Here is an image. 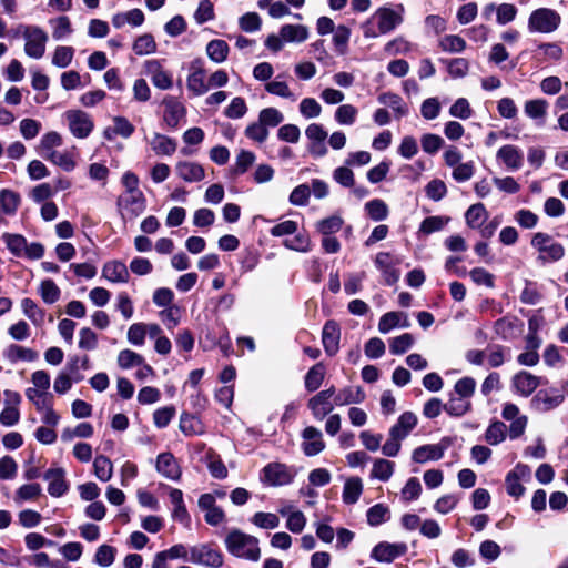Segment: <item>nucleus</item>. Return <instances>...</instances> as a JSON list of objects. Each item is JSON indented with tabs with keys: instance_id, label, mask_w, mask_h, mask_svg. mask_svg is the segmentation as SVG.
<instances>
[{
	"instance_id": "2f4dec72",
	"label": "nucleus",
	"mask_w": 568,
	"mask_h": 568,
	"mask_svg": "<svg viewBox=\"0 0 568 568\" xmlns=\"http://www.w3.org/2000/svg\"><path fill=\"white\" fill-rule=\"evenodd\" d=\"M280 34L285 42H304L308 38V29L302 24H284Z\"/></svg>"
},
{
	"instance_id": "bf43d9fd",
	"label": "nucleus",
	"mask_w": 568,
	"mask_h": 568,
	"mask_svg": "<svg viewBox=\"0 0 568 568\" xmlns=\"http://www.w3.org/2000/svg\"><path fill=\"white\" fill-rule=\"evenodd\" d=\"M449 222V217L445 216H428L426 217L419 226V232L424 234H432L434 232H438L445 227V225Z\"/></svg>"
},
{
	"instance_id": "13d9d810",
	"label": "nucleus",
	"mask_w": 568,
	"mask_h": 568,
	"mask_svg": "<svg viewBox=\"0 0 568 568\" xmlns=\"http://www.w3.org/2000/svg\"><path fill=\"white\" fill-rule=\"evenodd\" d=\"M357 109L352 104L339 105L335 111V120L342 125H352L356 121Z\"/></svg>"
},
{
	"instance_id": "2eb2a0df",
	"label": "nucleus",
	"mask_w": 568,
	"mask_h": 568,
	"mask_svg": "<svg viewBox=\"0 0 568 568\" xmlns=\"http://www.w3.org/2000/svg\"><path fill=\"white\" fill-rule=\"evenodd\" d=\"M398 260L388 252H379L375 257V265L382 272L385 284L394 285L400 276L396 268Z\"/></svg>"
},
{
	"instance_id": "de8ad7c7",
	"label": "nucleus",
	"mask_w": 568,
	"mask_h": 568,
	"mask_svg": "<svg viewBox=\"0 0 568 568\" xmlns=\"http://www.w3.org/2000/svg\"><path fill=\"white\" fill-rule=\"evenodd\" d=\"M41 298L47 304L55 303L61 295V291L52 280H44L39 286Z\"/></svg>"
},
{
	"instance_id": "ea45409f",
	"label": "nucleus",
	"mask_w": 568,
	"mask_h": 568,
	"mask_svg": "<svg viewBox=\"0 0 568 568\" xmlns=\"http://www.w3.org/2000/svg\"><path fill=\"white\" fill-rule=\"evenodd\" d=\"M471 409L470 400L463 397H450L449 400L444 404V410L453 417H462Z\"/></svg>"
},
{
	"instance_id": "ddd939ff",
	"label": "nucleus",
	"mask_w": 568,
	"mask_h": 568,
	"mask_svg": "<svg viewBox=\"0 0 568 568\" xmlns=\"http://www.w3.org/2000/svg\"><path fill=\"white\" fill-rule=\"evenodd\" d=\"M143 73L149 77L153 85L160 90H169L173 85L172 75L164 70L156 59L146 60L143 63Z\"/></svg>"
},
{
	"instance_id": "79ce46f5",
	"label": "nucleus",
	"mask_w": 568,
	"mask_h": 568,
	"mask_svg": "<svg viewBox=\"0 0 568 568\" xmlns=\"http://www.w3.org/2000/svg\"><path fill=\"white\" fill-rule=\"evenodd\" d=\"M325 377V367L322 363H317L310 368L305 376V387L308 392L317 390Z\"/></svg>"
},
{
	"instance_id": "864d4df0",
	"label": "nucleus",
	"mask_w": 568,
	"mask_h": 568,
	"mask_svg": "<svg viewBox=\"0 0 568 568\" xmlns=\"http://www.w3.org/2000/svg\"><path fill=\"white\" fill-rule=\"evenodd\" d=\"M365 210L369 217L374 221H383L388 215V206L387 204L379 199H375L372 201H368L365 204Z\"/></svg>"
},
{
	"instance_id": "c756f323",
	"label": "nucleus",
	"mask_w": 568,
	"mask_h": 568,
	"mask_svg": "<svg viewBox=\"0 0 568 568\" xmlns=\"http://www.w3.org/2000/svg\"><path fill=\"white\" fill-rule=\"evenodd\" d=\"M149 143L158 155H172L178 148L175 140L160 133H154Z\"/></svg>"
},
{
	"instance_id": "e433bc0d",
	"label": "nucleus",
	"mask_w": 568,
	"mask_h": 568,
	"mask_svg": "<svg viewBox=\"0 0 568 568\" xmlns=\"http://www.w3.org/2000/svg\"><path fill=\"white\" fill-rule=\"evenodd\" d=\"M488 213L481 203L473 204L465 213L466 223L471 229L480 227L487 220Z\"/></svg>"
},
{
	"instance_id": "37998d69",
	"label": "nucleus",
	"mask_w": 568,
	"mask_h": 568,
	"mask_svg": "<svg viewBox=\"0 0 568 568\" xmlns=\"http://www.w3.org/2000/svg\"><path fill=\"white\" fill-rule=\"evenodd\" d=\"M94 475L101 481H108L112 478L113 475V466L111 460L103 456L99 455L94 458L93 462Z\"/></svg>"
},
{
	"instance_id": "9b49d317",
	"label": "nucleus",
	"mask_w": 568,
	"mask_h": 568,
	"mask_svg": "<svg viewBox=\"0 0 568 568\" xmlns=\"http://www.w3.org/2000/svg\"><path fill=\"white\" fill-rule=\"evenodd\" d=\"M450 446V439L445 437L437 444H426L415 448L412 453V460L416 464L437 462L442 459Z\"/></svg>"
},
{
	"instance_id": "5701e85b",
	"label": "nucleus",
	"mask_w": 568,
	"mask_h": 568,
	"mask_svg": "<svg viewBox=\"0 0 568 568\" xmlns=\"http://www.w3.org/2000/svg\"><path fill=\"white\" fill-rule=\"evenodd\" d=\"M65 473L62 468H51L44 474V479L49 481L48 493L52 497H61L68 490V484L64 479Z\"/></svg>"
},
{
	"instance_id": "a18cd8bd",
	"label": "nucleus",
	"mask_w": 568,
	"mask_h": 568,
	"mask_svg": "<svg viewBox=\"0 0 568 568\" xmlns=\"http://www.w3.org/2000/svg\"><path fill=\"white\" fill-rule=\"evenodd\" d=\"M61 144L62 136L58 132H48L41 138L39 153L45 159L49 153H53L55 151L54 148L60 146Z\"/></svg>"
},
{
	"instance_id": "6ab92c4d",
	"label": "nucleus",
	"mask_w": 568,
	"mask_h": 568,
	"mask_svg": "<svg viewBox=\"0 0 568 568\" xmlns=\"http://www.w3.org/2000/svg\"><path fill=\"white\" fill-rule=\"evenodd\" d=\"M162 104L164 105V122L172 129L178 128L180 121L185 118V106L176 98L170 95L163 99Z\"/></svg>"
},
{
	"instance_id": "f03ea898",
	"label": "nucleus",
	"mask_w": 568,
	"mask_h": 568,
	"mask_svg": "<svg viewBox=\"0 0 568 568\" xmlns=\"http://www.w3.org/2000/svg\"><path fill=\"white\" fill-rule=\"evenodd\" d=\"M224 544L226 550L234 557L254 562L261 558L258 539L240 529H232L226 535Z\"/></svg>"
},
{
	"instance_id": "58836bf2",
	"label": "nucleus",
	"mask_w": 568,
	"mask_h": 568,
	"mask_svg": "<svg viewBox=\"0 0 568 568\" xmlns=\"http://www.w3.org/2000/svg\"><path fill=\"white\" fill-rule=\"evenodd\" d=\"M21 308L23 314L36 325L41 326L44 322V311L40 308L37 303L31 298H23L21 301Z\"/></svg>"
},
{
	"instance_id": "7c9ffc66",
	"label": "nucleus",
	"mask_w": 568,
	"mask_h": 568,
	"mask_svg": "<svg viewBox=\"0 0 568 568\" xmlns=\"http://www.w3.org/2000/svg\"><path fill=\"white\" fill-rule=\"evenodd\" d=\"M45 160L67 172L73 171L77 166L74 150L54 151L53 153H49Z\"/></svg>"
},
{
	"instance_id": "c9c22d12",
	"label": "nucleus",
	"mask_w": 568,
	"mask_h": 568,
	"mask_svg": "<svg viewBox=\"0 0 568 568\" xmlns=\"http://www.w3.org/2000/svg\"><path fill=\"white\" fill-rule=\"evenodd\" d=\"M485 440L493 446L503 443L507 437V426L499 420L489 424L485 432Z\"/></svg>"
},
{
	"instance_id": "9d476101",
	"label": "nucleus",
	"mask_w": 568,
	"mask_h": 568,
	"mask_svg": "<svg viewBox=\"0 0 568 568\" xmlns=\"http://www.w3.org/2000/svg\"><path fill=\"white\" fill-rule=\"evenodd\" d=\"M531 470L529 466L517 464L505 478L506 491L509 496L518 499L525 494L524 481L530 479Z\"/></svg>"
},
{
	"instance_id": "dca6fc26",
	"label": "nucleus",
	"mask_w": 568,
	"mask_h": 568,
	"mask_svg": "<svg viewBox=\"0 0 568 568\" xmlns=\"http://www.w3.org/2000/svg\"><path fill=\"white\" fill-rule=\"evenodd\" d=\"M496 159L511 172L518 171L524 164L523 150L514 144H505L498 149Z\"/></svg>"
},
{
	"instance_id": "49530a36",
	"label": "nucleus",
	"mask_w": 568,
	"mask_h": 568,
	"mask_svg": "<svg viewBox=\"0 0 568 568\" xmlns=\"http://www.w3.org/2000/svg\"><path fill=\"white\" fill-rule=\"evenodd\" d=\"M439 48L449 53H459L466 49V41L456 34H448L439 40Z\"/></svg>"
},
{
	"instance_id": "393cba45",
	"label": "nucleus",
	"mask_w": 568,
	"mask_h": 568,
	"mask_svg": "<svg viewBox=\"0 0 568 568\" xmlns=\"http://www.w3.org/2000/svg\"><path fill=\"white\" fill-rule=\"evenodd\" d=\"M417 425V416L412 412L403 413L395 425L389 429V435L405 439Z\"/></svg>"
},
{
	"instance_id": "4468645a",
	"label": "nucleus",
	"mask_w": 568,
	"mask_h": 568,
	"mask_svg": "<svg viewBox=\"0 0 568 568\" xmlns=\"http://www.w3.org/2000/svg\"><path fill=\"white\" fill-rule=\"evenodd\" d=\"M186 87L194 95L200 97L210 90L206 80V72L201 60H195L190 67V73L186 78Z\"/></svg>"
},
{
	"instance_id": "680f3d73",
	"label": "nucleus",
	"mask_w": 568,
	"mask_h": 568,
	"mask_svg": "<svg viewBox=\"0 0 568 568\" xmlns=\"http://www.w3.org/2000/svg\"><path fill=\"white\" fill-rule=\"evenodd\" d=\"M20 203V197L16 192L2 190L0 192V206L6 214H13Z\"/></svg>"
},
{
	"instance_id": "0eeeda50",
	"label": "nucleus",
	"mask_w": 568,
	"mask_h": 568,
	"mask_svg": "<svg viewBox=\"0 0 568 568\" xmlns=\"http://www.w3.org/2000/svg\"><path fill=\"white\" fill-rule=\"evenodd\" d=\"M187 560L210 568H220L224 562L222 552L207 544L191 547Z\"/></svg>"
},
{
	"instance_id": "bb28decb",
	"label": "nucleus",
	"mask_w": 568,
	"mask_h": 568,
	"mask_svg": "<svg viewBox=\"0 0 568 568\" xmlns=\"http://www.w3.org/2000/svg\"><path fill=\"white\" fill-rule=\"evenodd\" d=\"M102 275L112 283H126L130 274L126 265L120 261H111L103 266Z\"/></svg>"
},
{
	"instance_id": "b1692460",
	"label": "nucleus",
	"mask_w": 568,
	"mask_h": 568,
	"mask_svg": "<svg viewBox=\"0 0 568 568\" xmlns=\"http://www.w3.org/2000/svg\"><path fill=\"white\" fill-rule=\"evenodd\" d=\"M176 174L185 182H200L205 172L201 164L191 161H180L175 165Z\"/></svg>"
},
{
	"instance_id": "a19ab883",
	"label": "nucleus",
	"mask_w": 568,
	"mask_h": 568,
	"mask_svg": "<svg viewBox=\"0 0 568 568\" xmlns=\"http://www.w3.org/2000/svg\"><path fill=\"white\" fill-rule=\"evenodd\" d=\"M402 316H403V314L398 313V312L385 313L379 318L378 331L382 334H386V333H388L389 331H392L393 328H395L397 326L408 327L409 323H408V321L406 318H405V321L403 323H400Z\"/></svg>"
},
{
	"instance_id": "c03bdc74",
	"label": "nucleus",
	"mask_w": 568,
	"mask_h": 568,
	"mask_svg": "<svg viewBox=\"0 0 568 568\" xmlns=\"http://www.w3.org/2000/svg\"><path fill=\"white\" fill-rule=\"evenodd\" d=\"M1 240L6 243L8 250L16 256H21L27 248V240L20 234L3 233Z\"/></svg>"
},
{
	"instance_id": "69168bd1",
	"label": "nucleus",
	"mask_w": 568,
	"mask_h": 568,
	"mask_svg": "<svg viewBox=\"0 0 568 568\" xmlns=\"http://www.w3.org/2000/svg\"><path fill=\"white\" fill-rule=\"evenodd\" d=\"M143 357L131 351V349H123L118 355V365L123 369H129L131 367L142 365L143 364Z\"/></svg>"
},
{
	"instance_id": "423d86ee",
	"label": "nucleus",
	"mask_w": 568,
	"mask_h": 568,
	"mask_svg": "<svg viewBox=\"0 0 568 568\" xmlns=\"http://www.w3.org/2000/svg\"><path fill=\"white\" fill-rule=\"evenodd\" d=\"M296 471L286 464L273 462L264 466L261 471V481L264 485L277 487L291 484L295 478Z\"/></svg>"
},
{
	"instance_id": "c85d7f7f",
	"label": "nucleus",
	"mask_w": 568,
	"mask_h": 568,
	"mask_svg": "<svg viewBox=\"0 0 568 568\" xmlns=\"http://www.w3.org/2000/svg\"><path fill=\"white\" fill-rule=\"evenodd\" d=\"M144 22V13L140 9H132L126 12H119L112 17V24L116 29H121L125 24L140 27Z\"/></svg>"
},
{
	"instance_id": "f257e3e1",
	"label": "nucleus",
	"mask_w": 568,
	"mask_h": 568,
	"mask_svg": "<svg viewBox=\"0 0 568 568\" xmlns=\"http://www.w3.org/2000/svg\"><path fill=\"white\" fill-rule=\"evenodd\" d=\"M405 7L397 3L394 7L378 8L364 23L361 29L366 39H375L382 34L394 31L404 22Z\"/></svg>"
},
{
	"instance_id": "774afa93",
	"label": "nucleus",
	"mask_w": 568,
	"mask_h": 568,
	"mask_svg": "<svg viewBox=\"0 0 568 568\" xmlns=\"http://www.w3.org/2000/svg\"><path fill=\"white\" fill-rule=\"evenodd\" d=\"M115 548L109 545H101L94 555V562L101 567H109L114 562Z\"/></svg>"
},
{
	"instance_id": "6e6d98bb",
	"label": "nucleus",
	"mask_w": 568,
	"mask_h": 568,
	"mask_svg": "<svg viewBox=\"0 0 568 568\" xmlns=\"http://www.w3.org/2000/svg\"><path fill=\"white\" fill-rule=\"evenodd\" d=\"M528 344L531 346V349L519 354L517 361L520 365L535 366L539 362V354L536 351L539 346V341H537L535 336H531L529 337Z\"/></svg>"
},
{
	"instance_id": "4be33fe9",
	"label": "nucleus",
	"mask_w": 568,
	"mask_h": 568,
	"mask_svg": "<svg viewBox=\"0 0 568 568\" xmlns=\"http://www.w3.org/2000/svg\"><path fill=\"white\" fill-rule=\"evenodd\" d=\"M156 470L168 479L179 480L181 468L171 453H162L156 458Z\"/></svg>"
},
{
	"instance_id": "72a5a7b5",
	"label": "nucleus",
	"mask_w": 568,
	"mask_h": 568,
	"mask_svg": "<svg viewBox=\"0 0 568 568\" xmlns=\"http://www.w3.org/2000/svg\"><path fill=\"white\" fill-rule=\"evenodd\" d=\"M394 469L395 464L393 462L384 458L375 459L371 470V478L388 481L394 474Z\"/></svg>"
},
{
	"instance_id": "f704fd0d",
	"label": "nucleus",
	"mask_w": 568,
	"mask_h": 568,
	"mask_svg": "<svg viewBox=\"0 0 568 568\" xmlns=\"http://www.w3.org/2000/svg\"><path fill=\"white\" fill-rule=\"evenodd\" d=\"M229 44L224 40L214 39L206 45L207 57L215 63H222L227 59Z\"/></svg>"
},
{
	"instance_id": "412c9836",
	"label": "nucleus",
	"mask_w": 568,
	"mask_h": 568,
	"mask_svg": "<svg viewBox=\"0 0 568 568\" xmlns=\"http://www.w3.org/2000/svg\"><path fill=\"white\" fill-rule=\"evenodd\" d=\"M341 329L336 322L325 323L322 332V342L328 356H334L339 349Z\"/></svg>"
},
{
	"instance_id": "e2e57ef3",
	"label": "nucleus",
	"mask_w": 568,
	"mask_h": 568,
	"mask_svg": "<svg viewBox=\"0 0 568 568\" xmlns=\"http://www.w3.org/2000/svg\"><path fill=\"white\" fill-rule=\"evenodd\" d=\"M73 55V48L65 45L57 47L53 52L52 64L58 68H67L72 62Z\"/></svg>"
},
{
	"instance_id": "20e7f679",
	"label": "nucleus",
	"mask_w": 568,
	"mask_h": 568,
	"mask_svg": "<svg viewBox=\"0 0 568 568\" xmlns=\"http://www.w3.org/2000/svg\"><path fill=\"white\" fill-rule=\"evenodd\" d=\"M21 37L24 39V53L32 59H41L45 53L48 33L34 24H20Z\"/></svg>"
},
{
	"instance_id": "1a4fd4ad",
	"label": "nucleus",
	"mask_w": 568,
	"mask_h": 568,
	"mask_svg": "<svg viewBox=\"0 0 568 568\" xmlns=\"http://www.w3.org/2000/svg\"><path fill=\"white\" fill-rule=\"evenodd\" d=\"M70 132L78 139H85L90 135L94 128V123L90 114L82 110H68L64 113Z\"/></svg>"
},
{
	"instance_id": "39448f33",
	"label": "nucleus",
	"mask_w": 568,
	"mask_h": 568,
	"mask_svg": "<svg viewBox=\"0 0 568 568\" xmlns=\"http://www.w3.org/2000/svg\"><path fill=\"white\" fill-rule=\"evenodd\" d=\"M561 23V16L554 9L539 8L534 10L528 18V30L530 32L551 33Z\"/></svg>"
},
{
	"instance_id": "a878e982",
	"label": "nucleus",
	"mask_w": 568,
	"mask_h": 568,
	"mask_svg": "<svg viewBox=\"0 0 568 568\" xmlns=\"http://www.w3.org/2000/svg\"><path fill=\"white\" fill-rule=\"evenodd\" d=\"M365 393L359 386H348L334 395L336 406H346L351 404H361L365 400Z\"/></svg>"
},
{
	"instance_id": "a211bd4d",
	"label": "nucleus",
	"mask_w": 568,
	"mask_h": 568,
	"mask_svg": "<svg viewBox=\"0 0 568 568\" xmlns=\"http://www.w3.org/2000/svg\"><path fill=\"white\" fill-rule=\"evenodd\" d=\"M302 450L308 456H316L325 449L323 434L314 426H308L302 432Z\"/></svg>"
},
{
	"instance_id": "4c0bfd02",
	"label": "nucleus",
	"mask_w": 568,
	"mask_h": 568,
	"mask_svg": "<svg viewBox=\"0 0 568 568\" xmlns=\"http://www.w3.org/2000/svg\"><path fill=\"white\" fill-rule=\"evenodd\" d=\"M265 90L273 95L281 97L283 99H287L292 102L297 100V95L290 89L288 84L285 81L280 80V77L270 81L265 84Z\"/></svg>"
},
{
	"instance_id": "603ef678",
	"label": "nucleus",
	"mask_w": 568,
	"mask_h": 568,
	"mask_svg": "<svg viewBox=\"0 0 568 568\" xmlns=\"http://www.w3.org/2000/svg\"><path fill=\"white\" fill-rule=\"evenodd\" d=\"M343 219L338 215H332L316 223V230L323 235H331L338 232L343 226Z\"/></svg>"
},
{
	"instance_id": "cd10ccee",
	"label": "nucleus",
	"mask_w": 568,
	"mask_h": 568,
	"mask_svg": "<svg viewBox=\"0 0 568 568\" xmlns=\"http://www.w3.org/2000/svg\"><path fill=\"white\" fill-rule=\"evenodd\" d=\"M564 402V395L557 392L540 390L536 394L532 403L539 410L547 412L558 407Z\"/></svg>"
},
{
	"instance_id": "f8f14e48",
	"label": "nucleus",
	"mask_w": 568,
	"mask_h": 568,
	"mask_svg": "<svg viewBox=\"0 0 568 568\" xmlns=\"http://www.w3.org/2000/svg\"><path fill=\"white\" fill-rule=\"evenodd\" d=\"M335 395V387L332 386L327 389L321 390L307 402V407L311 409L313 416L317 420L324 419L334 409L332 397Z\"/></svg>"
},
{
	"instance_id": "473e14b6",
	"label": "nucleus",
	"mask_w": 568,
	"mask_h": 568,
	"mask_svg": "<svg viewBox=\"0 0 568 568\" xmlns=\"http://www.w3.org/2000/svg\"><path fill=\"white\" fill-rule=\"evenodd\" d=\"M363 491V483L358 477H351L346 479L343 488V501L348 505L355 504Z\"/></svg>"
},
{
	"instance_id": "6e6552de",
	"label": "nucleus",
	"mask_w": 568,
	"mask_h": 568,
	"mask_svg": "<svg viewBox=\"0 0 568 568\" xmlns=\"http://www.w3.org/2000/svg\"><path fill=\"white\" fill-rule=\"evenodd\" d=\"M118 206L124 220H134L145 211L146 200L142 192L123 193Z\"/></svg>"
},
{
	"instance_id": "5fc2aeb1",
	"label": "nucleus",
	"mask_w": 568,
	"mask_h": 568,
	"mask_svg": "<svg viewBox=\"0 0 568 568\" xmlns=\"http://www.w3.org/2000/svg\"><path fill=\"white\" fill-rule=\"evenodd\" d=\"M414 344V337L409 333L396 336L389 342V351L392 354L402 355L406 353Z\"/></svg>"
},
{
	"instance_id": "052dcab7",
	"label": "nucleus",
	"mask_w": 568,
	"mask_h": 568,
	"mask_svg": "<svg viewBox=\"0 0 568 568\" xmlns=\"http://www.w3.org/2000/svg\"><path fill=\"white\" fill-rule=\"evenodd\" d=\"M379 102L392 108L397 116H404L407 114V106L403 102L402 98L395 93H384L379 97Z\"/></svg>"
},
{
	"instance_id": "3c124183",
	"label": "nucleus",
	"mask_w": 568,
	"mask_h": 568,
	"mask_svg": "<svg viewBox=\"0 0 568 568\" xmlns=\"http://www.w3.org/2000/svg\"><path fill=\"white\" fill-rule=\"evenodd\" d=\"M27 398L33 403L38 412L48 408L52 404V396L48 392L39 390L36 388H28L26 392Z\"/></svg>"
},
{
	"instance_id": "4d7b16f0",
	"label": "nucleus",
	"mask_w": 568,
	"mask_h": 568,
	"mask_svg": "<svg viewBox=\"0 0 568 568\" xmlns=\"http://www.w3.org/2000/svg\"><path fill=\"white\" fill-rule=\"evenodd\" d=\"M180 429L186 436H193L202 433V424L193 415L182 414L180 417Z\"/></svg>"
},
{
	"instance_id": "aec40b11",
	"label": "nucleus",
	"mask_w": 568,
	"mask_h": 568,
	"mask_svg": "<svg viewBox=\"0 0 568 568\" xmlns=\"http://www.w3.org/2000/svg\"><path fill=\"white\" fill-rule=\"evenodd\" d=\"M511 383L517 394L528 397L540 385V378L529 372L521 371L514 375Z\"/></svg>"
},
{
	"instance_id": "7ed1b4c3",
	"label": "nucleus",
	"mask_w": 568,
	"mask_h": 568,
	"mask_svg": "<svg viewBox=\"0 0 568 568\" xmlns=\"http://www.w3.org/2000/svg\"><path fill=\"white\" fill-rule=\"evenodd\" d=\"M530 245L538 253L537 261L541 264L555 263L565 256V247L545 232H537L532 235Z\"/></svg>"
},
{
	"instance_id": "f3484780",
	"label": "nucleus",
	"mask_w": 568,
	"mask_h": 568,
	"mask_svg": "<svg viewBox=\"0 0 568 568\" xmlns=\"http://www.w3.org/2000/svg\"><path fill=\"white\" fill-rule=\"evenodd\" d=\"M407 545L404 542L389 544L386 541L377 544L372 550V558L378 562H392L396 558L405 555Z\"/></svg>"
},
{
	"instance_id": "338daca9",
	"label": "nucleus",
	"mask_w": 568,
	"mask_h": 568,
	"mask_svg": "<svg viewBox=\"0 0 568 568\" xmlns=\"http://www.w3.org/2000/svg\"><path fill=\"white\" fill-rule=\"evenodd\" d=\"M50 24L53 27L52 37L55 40H61L72 32L70 19L65 16L50 20Z\"/></svg>"
},
{
	"instance_id": "0e129e2a",
	"label": "nucleus",
	"mask_w": 568,
	"mask_h": 568,
	"mask_svg": "<svg viewBox=\"0 0 568 568\" xmlns=\"http://www.w3.org/2000/svg\"><path fill=\"white\" fill-rule=\"evenodd\" d=\"M389 518V509L383 504H376L367 510V523L371 526H378Z\"/></svg>"
},
{
	"instance_id": "09e8293b",
	"label": "nucleus",
	"mask_w": 568,
	"mask_h": 568,
	"mask_svg": "<svg viewBox=\"0 0 568 568\" xmlns=\"http://www.w3.org/2000/svg\"><path fill=\"white\" fill-rule=\"evenodd\" d=\"M132 49L138 55H146L156 51V43L153 36L145 33L136 38Z\"/></svg>"
},
{
	"instance_id": "8fccbe9b",
	"label": "nucleus",
	"mask_w": 568,
	"mask_h": 568,
	"mask_svg": "<svg viewBox=\"0 0 568 568\" xmlns=\"http://www.w3.org/2000/svg\"><path fill=\"white\" fill-rule=\"evenodd\" d=\"M251 521L262 529H275L280 526V518L273 513L257 511L253 515Z\"/></svg>"
}]
</instances>
